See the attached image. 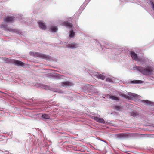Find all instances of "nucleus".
<instances>
[{
    "mask_svg": "<svg viewBox=\"0 0 154 154\" xmlns=\"http://www.w3.org/2000/svg\"><path fill=\"white\" fill-rule=\"evenodd\" d=\"M14 19L13 16H8L4 19V20L6 22H12Z\"/></svg>",
    "mask_w": 154,
    "mask_h": 154,
    "instance_id": "6",
    "label": "nucleus"
},
{
    "mask_svg": "<svg viewBox=\"0 0 154 154\" xmlns=\"http://www.w3.org/2000/svg\"><path fill=\"white\" fill-rule=\"evenodd\" d=\"M96 76L98 79H100L102 80H103L105 78V76L101 74H98L96 75Z\"/></svg>",
    "mask_w": 154,
    "mask_h": 154,
    "instance_id": "12",
    "label": "nucleus"
},
{
    "mask_svg": "<svg viewBox=\"0 0 154 154\" xmlns=\"http://www.w3.org/2000/svg\"><path fill=\"white\" fill-rule=\"evenodd\" d=\"M61 86L65 87H68L73 85V83L69 81H65L61 83Z\"/></svg>",
    "mask_w": 154,
    "mask_h": 154,
    "instance_id": "5",
    "label": "nucleus"
},
{
    "mask_svg": "<svg viewBox=\"0 0 154 154\" xmlns=\"http://www.w3.org/2000/svg\"><path fill=\"white\" fill-rule=\"evenodd\" d=\"M42 117L44 119H49L50 118V116L48 114H44L42 116ZM43 120H44V119Z\"/></svg>",
    "mask_w": 154,
    "mask_h": 154,
    "instance_id": "11",
    "label": "nucleus"
},
{
    "mask_svg": "<svg viewBox=\"0 0 154 154\" xmlns=\"http://www.w3.org/2000/svg\"><path fill=\"white\" fill-rule=\"evenodd\" d=\"M50 30L54 32H56L57 30V28L56 26H52L50 29Z\"/></svg>",
    "mask_w": 154,
    "mask_h": 154,
    "instance_id": "14",
    "label": "nucleus"
},
{
    "mask_svg": "<svg viewBox=\"0 0 154 154\" xmlns=\"http://www.w3.org/2000/svg\"><path fill=\"white\" fill-rule=\"evenodd\" d=\"M142 83V81L140 80H133L131 82V83L133 84L140 83Z\"/></svg>",
    "mask_w": 154,
    "mask_h": 154,
    "instance_id": "16",
    "label": "nucleus"
},
{
    "mask_svg": "<svg viewBox=\"0 0 154 154\" xmlns=\"http://www.w3.org/2000/svg\"><path fill=\"white\" fill-rule=\"evenodd\" d=\"M67 47L72 49L75 48L77 47V45L75 43H73L68 44Z\"/></svg>",
    "mask_w": 154,
    "mask_h": 154,
    "instance_id": "10",
    "label": "nucleus"
},
{
    "mask_svg": "<svg viewBox=\"0 0 154 154\" xmlns=\"http://www.w3.org/2000/svg\"><path fill=\"white\" fill-rule=\"evenodd\" d=\"M119 95L120 96L122 97H123L126 99H129V96L123 93L120 94Z\"/></svg>",
    "mask_w": 154,
    "mask_h": 154,
    "instance_id": "15",
    "label": "nucleus"
},
{
    "mask_svg": "<svg viewBox=\"0 0 154 154\" xmlns=\"http://www.w3.org/2000/svg\"><path fill=\"white\" fill-rule=\"evenodd\" d=\"M131 56L133 59L135 61H139L142 63V61H143V59H139L137 57V55L134 52L131 51Z\"/></svg>",
    "mask_w": 154,
    "mask_h": 154,
    "instance_id": "4",
    "label": "nucleus"
},
{
    "mask_svg": "<svg viewBox=\"0 0 154 154\" xmlns=\"http://www.w3.org/2000/svg\"><path fill=\"white\" fill-rule=\"evenodd\" d=\"M7 60L8 61H11L12 63L14 64L17 66H23L24 65V63L23 62L20 61L16 60H11L8 58H5V60Z\"/></svg>",
    "mask_w": 154,
    "mask_h": 154,
    "instance_id": "3",
    "label": "nucleus"
},
{
    "mask_svg": "<svg viewBox=\"0 0 154 154\" xmlns=\"http://www.w3.org/2000/svg\"><path fill=\"white\" fill-rule=\"evenodd\" d=\"M109 98L113 100L117 101L119 100V98L115 96L109 95Z\"/></svg>",
    "mask_w": 154,
    "mask_h": 154,
    "instance_id": "13",
    "label": "nucleus"
},
{
    "mask_svg": "<svg viewBox=\"0 0 154 154\" xmlns=\"http://www.w3.org/2000/svg\"><path fill=\"white\" fill-rule=\"evenodd\" d=\"M106 81L109 82H111V83H113V81L112 80V79L110 78H107L106 79Z\"/></svg>",
    "mask_w": 154,
    "mask_h": 154,
    "instance_id": "19",
    "label": "nucleus"
},
{
    "mask_svg": "<svg viewBox=\"0 0 154 154\" xmlns=\"http://www.w3.org/2000/svg\"><path fill=\"white\" fill-rule=\"evenodd\" d=\"M30 54L32 56L34 57H39L42 58H46V55L40 53L31 52H30Z\"/></svg>",
    "mask_w": 154,
    "mask_h": 154,
    "instance_id": "2",
    "label": "nucleus"
},
{
    "mask_svg": "<svg viewBox=\"0 0 154 154\" xmlns=\"http://www.w3.org/2000/svg\"><path fill=\"white\" fill-rule=\"evenodd\" d=\"M63 24L64 26H65L66 27L69 28H71L72 27V24L68 22H64L63 23Z\"/></svg>",
    "mask_w": 154,
    "mask_h": 154,
    "instance_id": "9",
    "label": "nucleus"
},
{
    "mask_svg": "<svg viewBox=\"0 0 154 154\" xmlns=\"http://www.w3.org/2000/svg\"><path fill=\"white\" fill-rule=\"evenodd\" d=\"M94 119L97 122L99 123H104L105 122L104 120L103 119L97 117H94Z\"/></svg>",
    "mask_w": 154,
    "mask_h": 154,
    "instance_id": "8",
    "label": "nucleus"
},
{
    "mask_svg": "<svg viewBox=\"0 0 154 154\" xmlns=\"http://www.w3.org/2000/svg\"><path fill=\"white\" fill-rule=\"evenodd\" d=\"M143 102L145 104L149 105L151 104V102L147 100H144L143 101Z\"/></svg>",
    "mask_w": 154,
    "mask_h": 154,
    "instance_id": "17",
    "label": "nucleus"
},
{
    "mask_svg": "<svg viewBox=\"0 0 154 154\" xmlns=\"http://www.w3.org/2000/svg\"><path fill=\"white\" fill-rule=\"evenodd\" d=\"M152 8H153V10H154V5L153 4L152 5Z\"/></svg>",
    "mask_w": 154,
    "mask_h": 154,
    "instance_id": "24",
    "label": "nucleus"
},
{
    "mask_svg": "<svg viewBox=\"0 0 154 154\" xmlns=\"http://www.w3.org/2000/svg\"><path fill=\"white\" fill-rule=\"evenodd\" d=\"M38 24L40 27L42 29L45 30L46 29V27L45 24L42 22H38Z\"/></svg>",
    "mask_w": 154,
    "mask_h": 154,
    "instance_id": "7",
    "label": "nucleus"
},
{
    "mask_svg": "<svg viewBox=\"0 0 154 154\" xmlns=\"http://www.w3.org/2000/svg\"><path fill=\"white\" fill-rule=\"evenodd\" d=\"M122 109V107L119 106H115V109L118 111H120Z\"/></svg>",
    "mask_w": 154,
    "mask_h": 154,
    "instance_id": "20",
    "label": "nucleus"
},
{
    "mask_svg": "<svg viewBox=\"0 0 154 154\" xmlns=\"http://www.w3.org/2000/svg\"><path fill=\"white\" fill-rule=\"evenodd\" d=\"M75 35V33L73 30H71L70 32L69 36L73 37Z\"/></svg>",
    "mask_w": 154,
    "mask_h": 154,
    "instance_id": "18",
    "label": "nucleus"
},
{
    "mask_svg": "<svg viewBox=\"0 0 154 154\" xmlns=\"http://www.w3.org/2000/svg\"><path fill=\"white\" fill-rule=\"evenodd\" d=\"M1 28H3L5 30L6 29V26L4 24H2L1 26Z\"/></svg>",
    "mask_w": 154,
    "mask_h": 154,
    "instance_id": "23",
    "label": "nucleus"
},
{
    "mask_svg": "<svg viewBox=\"0 0 154 154\" xmlns=\"http://www.w3.org/2000/svg\"><path fill=\"white\" fill-rule=\"evenodd\" d=\"M136 69L139 71L142 74L146 75L151 74L153 72V69L150 66H148L147 68L137 66Z\"/></svg>",
    "mask_w": 154,
    "mask_h": 154,
    "instance_id": "1",
    "label": "nucleus"
},
{
    "mask_svg": "<svg viewBox=\"0 0 154 154\" xmlns=\"http://www.w3.org/2000/svg\"><path fill=\"white\" fill-rule=\"evenodd\" d=\"M119 136L122 137H125L127 136V135L126 134L122 133L119 134Z\"/></svg>",
    "mask_w": 154,
    "mask_h": 154,
    "instance_id": "22",
    "label": "nucleus"
},
{
    "mask_svg": "<svg viewBox=\"0 0 154 154\" xmlns=\"http://www.w3.org/2000/svg\"><path fill=\"white\" fill-rule=\"evenodd\" d=\"M138 114L136 112H134L133 113L132 115L134 117H135L137 116Z\"/></svg>",
    "mask_w": 154,
    "mask_h": 154,
    "instance_id": "21",
    "label": "nucleus"
}]
</instances>
